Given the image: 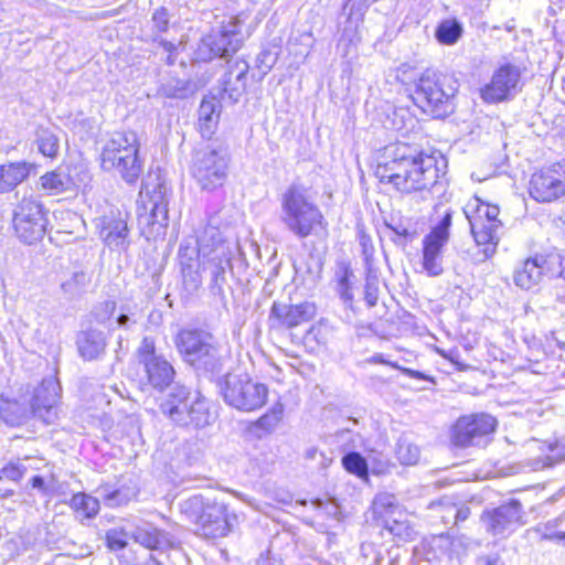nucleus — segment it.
<instances>
[{"mask_svg": "<svg viewBox=\"0 0 565 565\" xmlns=\"http://www.w3.org/2000/svg\"><path fill=\"white\" fill-rule=\"evenodd\" d=\"M477 565H500V558L497 555L480 556L477 559Z\"/></svg>", "mask_w": 565, "mask_h": 565, "instance_id": "4d7b16f0", "label": "nucleus"}, {"mask_svg": "<svg viewBox=\"0 0 565 565\" xmlns=\"http://www.w3.org/2000/svg\"><path fill=\"white\" fill-rule=\"evenodd\" d=\"M233 253L226 252L224 247L216 249L214 258L202 259V266L210 275V292L217 297L223 303L226 301L225 285L226 271L232 269Z\"/></svg>", "mask_w": 565, "mask_h": 565, "instance_id": "f3484780", "label": "nucleus"}, {"mask_svg": "<svg viewBox=\"0 0 565 565\" xmlns=\"http://www.w3.org/2000/svg\"><path fill=\"white\" fill-rule=\"evenodd\" d=\"M137 359L152 388L163 391L173 382L174 367L162 354L156 352L154 341L151 338H143L137 350Z\"/></svg>", "mask_w": 565, "mask_h": 565, "instance_id": "ddd939ff", "label": "nucleus"}, {"mask_svg": "<svg viewBox=\"0 0 565 565\" xmlns=\"http://www.w3.org/2000/svg\"><path fill=\"white\" fill-rule=\"evenodd\" d=\"M185 85L181 81H169L162 84L159 88V93L168 98H179L184 95Z\"/></svg>", "mask_w": 565, "mask_h": 565, "instance_id": "de8ad7c7", "label": "nucleus"}, {"mask_svg": "<svg viewBox=\"0 0 565 565\" xmlns=\"http://www.w3.org/2000/svg\"><path fill=\"white\" fill-rule=\"evenodd\" d=\"M217 386L225 403L242 412L259 409L268 397L267 386L247 375L227 373L218 380Z\"/></svg>", "mask_w": 565, "mask_h": 565, "instance_id": "6e6552de", "label": "nucleus"}, {"mask_svg": "<svg viewBox=\"0 0 565 565\" xmlns=\"http://www.w3.org/2000/svg\"><path fill=\"white\" fill-rule=\"evenodd\" d=\"M198 256L201 259L214 258L216 249L224 247L226 252L233 253L230 244L224 241L221 231L214 224V217L210 218L207 225L198 235Z\"/></svg>", "mask_w": 565, "mask_h": 565, "instance_id": "5701e85b", "label": "nucleus"}, {"mask_svg": "<svg viewBox=\"0 0 565 565\" xmlns=\"http://www.w3.org/2000/svg\"><path fill=\"white\" fill-rule=\"evenodd\" d=\"M41 186L47 194L63 192L67 188L68 179L66 175L56 172H49L41 177Z\"/></svg>", "mask_w": 565, "mask_h": 565, "instance_id": "a19ab883", "label": "nucleus"}, {"mask_svg": "<svg viewBox=\"0 0 565 565\" xmlns=\"http://www.w3.org/2000/svg\"><path fill=\"white\" fill-rule=\"evenodd\" d=\"M497 420L489 414H471L457 419L451 430V441L458 447H470L480 444L482 438L495 430Z\"/></svg>", "mask_w": 565, "mask_h": 565, "instance_id": "4468645a", "label": "nucleus"}, {"mask_svg": "<svg viewBox=\"0 0 565 565\" xmlns=\"http://www.w3.org/2000/svg\"><path fill=\"white\" fill-rule=\"evenodd\" d=\"M550 455L546 456L547 466H553L565 460V437L548 445Z\"/></svg>", "mask_w": 565, "mask_h": 565, "instance_id": "49530a36", "label": "nucleus"}, {"mask_svg": "<svg viewBox=\"0 0 565 565\" xmlns=\"http://www.w3.org/2000/svg\"><path fill=\"white\" fill-rule=\"evenodd\" d=\"M239 24L232 19L220 30L204 36L198 47L196 54L201 61L209 62L215 57L227 58L242 46Z\"/></svg>", "mask_w": 565, "mask_h": 565, "instance_id": "f8f14e48", "label": "nucleus"}, {"mask_svg": "<svg viewBox=\"0 0 565 565\" xmlns=\"http://www.w3.org/2000/svg\"><path fill=\"white\" fill-rule=\"evenodd\" d=\"M546 259L543 256H535L524 262L521 269L514 274L516 286L523 289H530L535 286L542 278L545 269Z\"/></svg>", "mask_w": 565, "mask_h": 565, "instance_id": "cd10ccee", "label": "nucleus"}, {"mask_svg": "<svg viewBox=\"0 0 565 565\" xmlns=\"http://www.w3.org/2000/svg\"><path fill=\"white\" fill-rule=\"evenodd\" d=\"M543 539L555 540L558 544L565 545V532H553L551 534L545 533Z\"/></svg>", "mask_w": 565, "mask_h": 565, "instance_id": "bf43d9fd", "label": "nucleus"}, {"mask_svg": "<svg viewBox=\"0 0 565 565\" xmlns=\"http://www.w3.org/2000/svg\"><path fill=\"white\" fill-rule=\"evenodd\" d=\"M131 532H107L106 541L110 551L117 552L128 545Z\"/></svg>", "mask_w": 565, "mask_h": 565, "instance_id": "a18cd8bd", "label": "nucleus"}, {"mask_svg": "<svg viewBox=\"0 0 565 565\" xmlns=\"http://www.w3.org/2000/svg\"><path fill=\"white\" fill-rule=\"evenodd\" d=\"M201 263H192V265H185L182 273L184 287L193 292L196 291L202 285V277L200 274Z\"/></svg>", "mask_w": 565, "mask_h": 565, "instance_id": "79ce46f5", "label": "nucleus"}, {"mask_svg": "<svg viewBox=\"0 0 565 565\" xmlns=\"http://www.w3.org/2000/svg\"><path fill=\"white\" fill-rule=\"evenodd\" d=\"M159 44L162 46V49L169 53H173L175 51V45L167 40H160Z\"/></svg>", "mask_w": 565, "mask_h": 565, "instance_id": "e2e57ef3", "label": "nucleus"}, {"mask_svg": "<svg viewBox=\"0 0 565 565\" xmlns=\"http://www.w3.org/2000/svg\"><path fill=\"white\" fill-rule=\"evenodd\" d=\"M565 194V181L552 171L534 173L530 181V195L539 202H551Z\"/></svg>", "mask_w": 565, "mask_h": 565, "instance_id": "6ab92c4d", "label": "nucleus"}, {"mask_svg": "<svg viewBox=\"0 0 565 565\" xmlns=\"http://www.w3.org/2000/svg\"><path fill=\"white\" fill-rule=\"evenodd\" d=\"M179 257H180L181 271H183L185 265H192V263H200V260H199L200 257L198 256V248L196 249H190V248L182 249L181 248L179 252Z\"/></svg>", "mask_w": 565, "mask_h": 565, "instance_id": "603ef678", "label": "nucleus"}, {"mask_svg": "<svg viewBox=\"0 0 565 565\" xmlns=\"http://www.w3.org/2000/svg\"><path fill=\"white\" fill-rule=\"evenodd\" d=\"M525 67L504 62L493 71L490 82L480 88V97L487 104L513 99L523 88Z\"/></svg>", "mask_w": 565, "mask_h": 565, "instance_id": "9d476101", "label": "nucleus"}, {"mask_svg": "<svg viewBox=\"0 0 565 565\" xmlns=\"http://www.w3.org/2000/svg\"><path fill=\"white\" fill-rule=\"evenodd\" d=\"M364 299L369 307H374L377 303L379 289L370 281H367L364 287Z\"/></svg>", "mask_w": 565, "mask_h": 565, "instance_id": "864d4df0", "label": "nucleus"}, {"mask_svg": "<svg viewBox=\"0 0 565 565\" xmlns=\"http://www.w3.org/2000/svg\"><path fill=\"white\" fill-rule=\"evenodd\" d=\"M433 226L425 237L448 243L450 236V226L452 223V210L444 206L441 203L434 207L431 216Z\"/></svg>", "mask_w": 565, "mask_h": 565, "instance_id": "c85d7f7f", "label": "nucleus"}, {"mask_svg": "<svg viewBox=\"0 0 565 565\" xmlns=\"http://www.w3.org/2000/svg\"><path fill=\"white\" fill-rule=\"evenodd\" d=\"M420 456L419 448L406 438H399L396 446V457L402 465L417 463Z\"/></svg>", "mask_w": 565, "mask_h": 565, "instance_id": "58836bf2", "label": "nucleus"}, {"mask_svg": "<svg viewBox=\"0 0 565 565\" xmlns=\"http://www.w3.org/2000/svg\"><path fill=\"white\" fill-rule=\"evenodd\" d=\"M312 504L324 512L326 515L338 519L340 515V507L332 499H316L312 501Z\"/></svg>", "mask_w": 565, "mask_h": 565, "instance_id": "8fccbe9b", "label": "nucleus"}, {"mask_svg": "<svg viewBox=\"0 0 565 565\" xmlns=\"http://www.w3.org/2000/svg\"><path fill=\"white\" fill-rule=\"evenodd\" d=\"M14 494L13 490L0 489V500H6Z\"/></svg>", "mask_w": 565, "mask_h": 565, "instance_id": "69168bd1", "label": "nucleus"}, {"mask_svg": "<svg viewBox=\"0 0 565 565\" xmlns=\"http://www.w3.org/2000/svg\"><path fill=\"white\" fill-rule=\"evenodd\" d=\"M221 104L214 96H205L199 107V129L202 137L211 138L218 124Z\"/></svg>", "mask_w": 565, "mask_h": 565, "instance_id": "a878e982", "label": "nucleus"}, {"mask_svg": "<svg viewBox=\"0 0 565 565\" xmlns=\"http://www.w3.org/2000/svg\"><path fill=\"white\" fill-rule=\"evenodd\" d=\"M31 484H32V488L38 489L39 491H41L43 493L46 492L45 482L41 476H34L31 479Z\"/></svg>", "mask_w": 565, "mask_h": 565, "instance_id": "052dcab7", "label": "nucleus"}, {"mask_svg": "<svg viewBox=\"0 0 565 565\" xmlns=\"http://www.w3.org/2000/svg\"><path fill=\"white\" fill-rule=\"evenodd\" d=\"M131 537L148 550L163 551L170 546L162 532H131Z\"/></svg>", "mask_w": 565, "mask_h": 565, "instance_id": "c9c22d12", "label": "nucleus"}, {"mask_svg": "<svg viewBox=\"0 0 565 565\" xmlns=\"http://www.w3.org/2000/svg\"><path fill=\"white\" fill-rule=\"evenodd\" d=\"M46 226L43 205L33 198H23L13 211V227L20 241L31 245L42 239Z\"/></svg>", "mask_w": 565, "mask_h": 565, "instance_id": "9b49d317", "label": "nucleus"}, {"mask_svg": "<svg viewBox=\"0 0 565 565\" xmlns=\"http://www.w3.org/2000/svg\"><path fill=\"white\" fill-rule=\"evenodd\" d=\"M61 385L57 379H43L30 401L32 416L46 425L54 424L60 413Z\"/></svg>", "mask_w": 565, "mask_h": 565, "instance_id": "2eb2a0df", "label": "nucleus"}, {"mask_svg": "<svg viewBox=\"0 0 565 565\" xmlns=\"http://www.w3.org/2000/svg\"><path fill=\"white\" fill-rule=\"evenodd\" d=\"M26 467L23 461H10L2 468H0V480L7 479L10 481L18 482L26 473Z\"/></svg>", "mask_w": 565, "mask_h": 565, "instance_id": "c03bdc74", "label": "nucleus"}, {"mask_svg": "<svg viewBox=\"0 0 565 565\" xmlns=\"http://www.w3.org/2000/svg\"><path fill=\"white\" fill-rule=\"evenodd\" d=\"M161 412L182 427L203 428L211 424L212 414L207 399L198 391L184 385L171 388L160 404Z\"/></svg>", "mask_w": 565, "mask_h": 565, "instance_id": "7ed1b4c3", "label": "nucleus"}, {"mask_svg": "<svg viewBox=\"0 0 565 565\" xmlns=\"http://www.w3.org/2000/svg\"><path fill=\"white\" fill-rule=\"evenodd\" d=\"M153 29L159 32H167L169 28V13L163 7L154 10L151 18Z\"/></svg>", "mask_w": 565, "mask_h": 565, "instance_id": "09e8293b", "label": "nucleus"}, {"mask_svg": "<svg viewBox=\"0 0 565 565\" xmlns=\"http://www.w3.org/2000/svg\"><path fill=\"white\" fill-rule=\"evenodd\" d=\"M175 347L185 363L198 372L215 374L222 371L224 358L215 337L199 328H185L179 331Z\"/></svg>", "mask_w": 565, "mask_h": 565, "instance_id": "f03ea898", "label": "nucleus"}, {"mask_svg": "<svg viewBox=\"0 0 565 565\" xmlns=\"http://www.w3.org/2000/svg\"><path fill=\"white\" fill-rule=\"evenodd\" d=\"M128 322H129V317L127 315L121 313L117 318V323L119 327H126Z\"/></svg>", "mask_w": 565, "mask_h": 565, "instance_id": "338daca9", "label": "nucleus"}, {"mask_svg": "<svg viewBox=\"0 0 565 565\" xmlns=\"http://www.w3.org/2000/svg\"><path fill=\"white\" fill-rule=\"evenodd\" d=\"M462 32L463 29L460 22L456 19H447L438 24L435 36L444 45H454L461 38Z\"/></svg>", "mask_w": 565, "mask_h": 565, "instance_id": "473e14b6", "label": "nucleus"}, {"mask_svg": "<svg viewBox=\"0 0 565 565\" xmlns=\"http://www.w3.org/2000/svg\"><path fill=\"white\" fill-rule=\"evenodd\" d=\"M392 230L398 237L407 238L409 236V232L405 227H392Z\"/></svg>", "mask_w": 565, "mask_h": 565, "instance_id": "0e129e2a", "label": "nucleus"}, {"mask_svg": "<svg viewBox=\"0 0 565 565\" xmlns=\"http://www.w3.org/2000/svg\"><path fill=\"white\" fill-rule=\"evenodd\" d=\"M98 495L104 503L109 508L120 507L126 504L131 499L129 490L114 489L110 486H103L97 489Z\"/></svg>", "mask_w": 565, "mask_h": 565, "instance_id": "4c0bfd02", "label": "nucleus"}, {"mask_svg": "<svg viewBox=\"0 0 565 565\" xmlns=\"http://www.w3.org/2000/svg\"><path fill=\"white\" fill-rule=\"evenodd\" d=\"M142 192H145L148 198L146 209L150 210V214L147 216V223L167 226L170 190L166 181L160 174H149L143 181L141 193Z\"/></svg>", "mask_w": 565, "mask_h": 565, "instance_id": "dca6fc26", "label": "nucleus"}, {"mask_svg": "<svg viewBox=\"0 0 565 565\" xmlns=\"http://www.w3.org/2000/svg\"><path fill=\"white\" fill-rule=\"evenodd\" d=\"M281 221L299 238L317 235L324 228V217L319 207L295 185L288 188L281 199Z\"/></svg>", "mask_w": 565, "mask_h": 565, "instance_id": "39448f33", "label": "nucleus"}, {"mask_svg": "<svg viewBox=\"0 0 565 565\" xmlns=\"http://www.w3.org/2000/svg\"><path fill=\"white\" fill-rule=\"evenodd\" d=\"M77 349L82 358L85 360H94L105 349V338L102 331L87 330L77 337Z\"/></svg>", "mask_w": 565, "mask_h": 565, "instance_id": "c756f323", "label": "nucleus"}, {"mask_svg": "<svg viewBox=\"0 0 565 565\" xmlns=\"http://www.w3.org/2000/svg\"><path fill=\"white\" fill-rule=\"evenodd\" d=\"M284 406L280 403L275 404L270 411L259 417L256 425L267 431H270L277 427L282 418Z\"/></svg>", "mask_w": 565, "mask_h": 565, "instance_id": "37998d69", "label": "nucleus"}, {"mask_svg": "<svg viewBox=\"0 0 565 565\" xmlns=\"http://www.w3.org/2000/svg\"><path fill=\"white\" fill-rule=\"evenodd\" d=\"M342 465L347 471L360 478H366L369 473L367 463L361 454L352 451L342 457Z\"/></svg>", "mask_w": 565, "mask_h": 565, "instance_id": "ea45409f", "label": "nucleus"}, {"mask_svg": "<svg viewBox=\"0 0 565 565\" xmlns=\"http://www.w3.org/2000/svg\"><path fill=\"white\" fill-rule=\"evenodd\" d=\"M316 313L317 307L310 301L297 305L274 302L270 309V319H275L279 327L292 329L310 321Z\"/></svg>", "mask_w": 565, "mask_h": 565, "instance_id": "a211bd4d", "label": "nucleus"}, {"mask_svg": "<svg viewBox=\"0 0 565 565\" xmlns=\"http://www.w3.org/2000/svg\"><path fill=\"white\" fill-rule=\"evenodd\" d=\"M269 554V551L266 554H262L257 559L256 565H280V563L271 558Z\"/></svg>", "mask_w": 565, "mask_h": 565, "instance_id": "13d9d810", "label": "nucleus"}, {"mask_svg": "<svg viewBox=\"0 0 565 565\" xmlns=\"http://www.w3.org/2000/svg\"><path fill=\"white\" fill-rule=\"evenodd\" d=\"M35 142L39 151L43 156L50 158L56 157L60 149L58 137L51 129L40 127L36 130Z\"/></svg>", "mask_w": 565, "mask_h": 565, "instance_id": "f704fd0d", "label": "nucleus"}, {"mask_svg": "<svg viewBox=\"0 0 565 565\" xmlns=\"http://www.w3.org/2000/svg\"><path fill=\"white\" fill-rule=\"evenodd\" d=\"M99 235L111 249H126L129 246V230L126 220L121 216H105L100 220Z\"/></svg>", "mask_w": 565, "mask_h": 565, "instance_id": "4be33fe9", "label": "nucleus"}, {"mask_svg": "<svg viewBox=\"0 0 565 565\" xmlns=\"http://www.w3.org/2000/svg\"><path fill=\"white\" fill-rule=\"evenodd\" d=\"M32 164L28 162H10L0 166V194L14 190L30 174Z\"/></svg>", "mask_w": 565, "mask_h": 565, "instance_id": "bb28decb", "label": "nucleus"}, {"mask_svg": "<svg viewBox=\"0 0 565 565\" xmlns=\"http://www.w3.org/2000/svg\"><path fill=\"white\" fill-rule=\"evenodd\" d=\"M457 88L449 76L426 70L416 84L414 103L434 118H444L454 111V97Z\"/></svg>", "mask_w": 565, "mask_h": 565, "instance_id": "20e7f679", "label": "nucleus"}, {"mask_svg": "<svg viewBox=\"0 0 565 565\" xmlns=\"http://www.w3.org/2000/svg\"><path fill=\"white\" fill-rule=\"evenodd\" d=\"M447 161L443 156L426 154L408 143L385 146L375 167V177L402 193L427 190L434 198L448 201Z\"/></svg>", "mask_w": 565, "mask_h": 565, "instance_id": "f257e3e1", "label": "nucleus"}, {"mask_svg": "<svg viewBox=\"0 0 565 565\" xmlns=\"http://www.w3.org/2000/svg\"><path fill=\"white\" fill-rule=\"evenodd\" d=\"M446 244L424 236L422 266L428 276L437 277L444 273L443 248Z\"/></svg>", "mask_w": 565, "mask_h": 565, "instance_id": "393cba45", "label": "nucleus"}, {"mask_svg": "<svg viewBox=\"0 0 565 565\" xmlns=\"http://www.w3.org/2000/svg\"><path fill=\"white\" fill-rule=\"evenodd\" d=\"M71 507L79 516L90 519L99 510V500L85 493H76L71 499Z\"/></svg>", "mask_w": 565, "mask_h": 565, "instance_id": "72a5a7b5", "label": "nucleus"}, {"mask_svg": "<svg viewBox=\"0 0 565 565\" xmlns=\"http://www.w3.org/2000/svg\"><path fill=\"white\" fill-rule=\"evenodd\" d=\"M249 65L244 60H237L228 64V70L222 78V98H228L232 103H237L244 94L247 83Z\"/></svg>", "mask_w": 565, "mask_h": 565, "instance_id": "aec40b11", "label": "nucleus"}, {"mask_svg": "<svg viewBox=\"0 0 565 565\" xmlns=\"http://www.w3.org/2000/svg\"><path fill=\"white\" fill-rule=\"evenodd\" d=\"M397 507L395 504V498L390 493L377 494L372 504L371 514L374 519V526L381 527L382 530H394L397 523L394 518Z\"/></svg>", "mask_w": 565, "mask_h": 565, "instance_id": "b1692460", "label": "nucleus"}, {"mask_svg": "<svg viewBox=\"0 0 565 565\" xmlns=\"http://www.w3.org/2000/svg\"><path fill=\"white\" fill-rule=\"evenodd\" d=\"M243 515L237 514L233 511H228L224 507L221 524L224 525L222 530H234V527L241 526Z\"/></svg>", "mask_w": 565, "mask_h": 565, "instance_id": "3c124183", "label": "nucleus"}, {"mask_svg": "<svg viewBox=\"0 0 565 565\" xmlns=\"http://www.w3.org/2000/svg\"><path fill=\"white\" fill-rule=\"evenodd\" d=\"M73 278L77 284L84 285L86 280V275L84 273H76L74 274Z\"/></svg>", "mask_w": 565, "mask_h": 565, "instance_id": "774afa93", "label": "nucleus"}, {"mask_svg": "<svg viewBox=\"0 0 565 565\" xmlns=\"http://www.w3.org/2000/svg\"><path fill=\"white\" fill-rule=\"evenodd\" d=\"M463 212L469 221L471 234L477 245L483 247L482 252L487 258L491 257L497 250L498 231L502 225L498 218L499 207L475 198L465 206Z\"/></svg>", "mask_w": 565, "mask_h": 565, "instance_id": "1a4fd4ad", "label": "nucleus"}, {"mask_svg": "<svg viewBox=\"0 0 565 565\" xmlns=\"http://www.w3.org/2000/svg\"><path fill=\"white\" fill-rule=\"evenodd\" d=\"M138 151L139 142L136 132H115L103 147L102 168L106 171L116 170L126 182L134 183L142 170Z\"/></svg>", "mask_w": 565, "mask_h": 565, "instance_id": "423d86ee", "label": "nucleus"}, {"mask_svg": "<svg viewBox=\"0 0 565 565\" xmlns=\"http://www.w3.org/2000/svg\"><path fill=\"white\" fill-rule=\"evenodd\" d=\"M0 415L8 425L20 426L32 416V413L31 408L26 409L24 405L18 401L1 398Z\"/></svg>", "mask_w": 565, "mask_h": 565, "instance_id": "7c9ffc66", "label": "nucleus"}, {"mask_svg": "<svg viewBox=\"0 0 565 565\" xmlns=\"http://www.w3.org/2000/svg\"><path fill=\"white\" fill-rule=\"evenodd\" d=\"M354 274L351 268L347 265L339 267L335 271V292L342 300L345 307L353 309V291H352V279Z\"/></svg>", "mask_w": 565, "mask_h": 565, "instance_id": "2f4dec72", "label": "nucleus"}, {"mask_svg": "<svg viewBox=\"0 0 565 565\" xmlns=\"http://www.w3.org/2000/svg\"><path fill=\"white\" fill-rule=\"evenodd\" d=\"M529 349L531 351V356L529 358L530 361L534 360L539 362L541 359L545 358L546 353L544 352L542 345L533 339V343L529 345Z\"/></svg>", "mask_w": 565, "mask_h": 565, "instance_id": "6e6d98bb", "label": "nucleus"}, {"mask_svg": "<svg viewBox=\"0 0 565 565\" xmlns=\"http://www.w3.org/2000/svg\"><path fill=\"white\" fill-rule=\"evenodd\" d=\"M447 512H448V515H443V519H446V518L454 519L455 520L454 524H458L459 521H465L469 516L470 510L468 508H462V509L451 508Z\"/></svg>", "mask_w": 565, "mask_h": 565, "instance_id": "5fc2aeb1", "label": "nucleus"}, {"mask_svg": "<svg viewBox=\"0 0 565 565\" xmlns=\"http://www.w3.org/2000/svg\"><path fill=\"white\" fill-rule=\"evenodd\" d=\"M403 373L406 374L409 377H413V379H420V380H428L429 379L428 376H426L422 372L415 371V370H412V369H404Z\"/></svg>", "mask_w": 565, "mask_h": 565, "instance_id": "680f3d73", "label": "nucleus"}, {"mask_svg": "<svg viewBox=\"0 0 565 565\" xmlns=\"http://www.w3.org/2000/svg\"><path fill=\"white\" fill-rule=\"evenodd\" d=\"M224 505H206L198 516V524L203 529L222 530L221 524Z\"/></svg>", "mask_w": 565, "mask_h": 565, "instance_id": "e433bc0d", "label": "nucleus"}, {"mask_svg": "<svg viewBox=\"0 0 565 565\" xmlns=\"http://www.w3.org/2000/svg\"><path fill=\"white\" fill-rule=\"evenodd\" d=\"M228 163L226 149L213 142L195 150L190 172L202 191L212 192L225 183Z\"/></svg>", "mask_w": 565, "mask_h": 565, "instance_id": "0eeeda50", "label": "nucleus"}, {"mask_svg": "<svg viewBox=\"0 0 565 565\" xmlns=\"http://www.w3.org/2000/svg\"><path fill=\"white\" fill-rule=\"evenodd\" d=\"M522 507L516 500H511L490 511H486L481 520L490 530H504L510 526L521 525Z\"/></svg>", "mask_w": 565, "mask_h": 565, "instance_id": "412c9836", "label": "nucleus"}]
</instances>
